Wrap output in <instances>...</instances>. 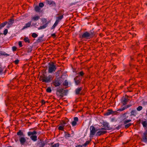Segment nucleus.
I'll return each mask as SVG.
<instances>
[{"label": "nucleus", "instance_id": "f257e3e1", "mask_svg": "<svg viewBox=\"0 0 147 147\" xmlns=\"http://www.w3.org/2000/svg\"><path fill=\"white\" fill-rule=\"evenodd\" d=\"M17 134L19 136V139L17 138L15 139V141L17 142L19 140L20 143L21 145H24L26 141V140L24 138V135L23 132L21 130H20L17 133Z\"/></svg>", "mask_w": 147, "mask_h": 147}, {"label": "nucleus", "instance_id": "f03ea898", "mask_svg": "<svg viewBox=\"0 0 147 147\" xmlns=\"http://www.w3.org/2000/svg\"><path fill=\"white\" fill-rule=\"evenodd\" d=\"M129 116V114L127 112H126L122 115L121 117L122 118L123 124H126L131 121V119H128Z\"/></svg>", "mask_w": 147, "mask_h": 147}, {"label": "nucleus", "instance_id": "7ed1b4c3", "mask_svg": "<svg viewBox=\"0 0 147 147\" xmlns=\"http://www.w3.org/2000/svg\"><path fill=\"white\" fill-rule=\"evenodd\" d=\"M52 79V77L51 75H49L48 76H47L45 75H43L42 76H41L39 78V80L40 81L45 83L50 82Z\"/></svg>", "mask_w": 147, "mask_h": 147}, {"label": "nucleus", "instance_id": "20e7f679", "mask_svg": "<svg viewBox=\"0 0 147 147\" xmlns=\"http://www.w3.org/2000/svg\"><path fill=\"white\" fill-rule=\"evenodd\" d=\"M49 73H52L55 71L57 69V67L55 63L53 62H51L49 64Z\"/></svg>", "mask_w": 147, "mask_h": 147}, {"label": "nucleus", "instance_id": "39448f33", "mask_svg": "<svg viewBox=\"0 0 147 147\" xmlns=\"http://www.w3.org/2000/svg\"><path fill=\"white\" fill-rule=\"evenodd\" d=\"M67 91V90H64L63 88L59 89L57 90L56 94L57 96L63 97L64 96L66 95Z\"/></svg>", "mask_w": 147, "mask_h": 147}, {"label": "nucleus", "instance_id": "423d86ee", "mask_svg": "<svg viewBox=\"0 0 147 147\" xmlns=\"http://www.w3.org/2000/svg\"><path fill=\"white\" fill-rule=\"evenodd\" d=\"M47 143L44 141L42 138H41L38 140L36 143V146L38 147H44Z\"/></svg>", "mask_w": 147, "mask_h": 147}, {"label": "nucleus", "instance_id": "0eeeda50", "mask_svg": "<svg viewBox=\"0 0 147 147\" xmlns=\"http://www.w3.org/2000/svg\"><path fill=\"white\" fill-rule=\"evenodd\" d=\"M61 79L58 78L56 77L53 82V84L55 87L59 86L61 84Z\"/></svg>", "mask_w": 147, "mask_h": 147}, {"label": "nucleus", "instance_id": "6e6552de", "mask_svg": "<svg viewBox=\"0 0 147 147\" xmlns=\"http://www.w3.org/2000/svg\"><path fill=\"white\" fill-rule=\"evenodd\" d=\"M107 129V128H104L102 127L99 129V130L98 131L96 134V136H100L101 135H103L106 133L107 131H105Z\"/></svg>", "mask_w": 147, "mask_h": 147}, {"label": "nucleus", "instance_id": "1a4fd4ad", "mask_svg": "<svg viewBox=\"0 0 147 147\" xmlns=\"http://www.w3.org/2000/svg\"><path fill=\"white\" fill-rule=\"evenodd\" d=\"M82 79V77H80V76H78L76 77L74 79L76 85H78L80 84Z\"/></svg>", "mask_w": 147, "mask_h": 147}, {"label": "nucleus", "instance_id": "9d476101", "mask_svg": "<svg viewBox=\"0 0 147 147\" xmlns=\"http://www.w3.org/2000/svg\"><path fill=\"white\" fill-rule=\"evenodd\" d=\"M129 97L127 95H125V97H123L121 99V102L123 105H125L129 100L128 98Z\"/></svg>", "mask_w": 147, "mask_h": 147}, {"label": "nucleus", "instance_id": "9b49d317", "mask_svg": "<svg viewBox=\"0 0 147 147\" xmlns=\"http://www.w3.org/2000/svg\"><path fill=\"white\" fill-rule=\"evenodd\" d=\"M63 11H59L58 13L57 14V15L60 16L57 17V19L55 22H57L58 23H59V22L63 18Z\"/></svg>", "mask_w": 147, "mask_h": 147}, {"label": "nucleus", "instance_id": "f8f14e48", "mask_svg": "<svg viewBox=\"0 0 147 147\" xmlns=\"http://www.w3.org/2000/svg\"><path fill=\"white\" fill-rule=\"evenodd\" d=\"M90 136L93 137V136L95 135L96 132L97 131V129H96L94 126L93 125L91 126L90 128Z\"/></svg>", "mask_w": 147, "mask_h": 147}, {"label": "nucleus", "instance_id": "ddd939ff", "mask_svg": "<svg viewBox=\"0 0 147 147\" xmlns=\"http://www.w3.org/2000/svg\"><path fill=\"white\" fill-rule=\"evenodd\" d=\"M90 36V34H89V32L86 31L81 36H80V37L82 39L86 38V39H90L91 38Z\"/></svg>", "mask_w": 147, "mask_h": 147}, {"label": "nucleus", "instance_id": "4468645a", "mask_svg": "<svg viewBox=\"0 0 147 147\" xmlns=\"http://www.w3.org/2000/svg\"><path fill=\"white\" fill-rule=\"evenodd\" d=\"M78 118L77 117H74V121H72L71 124L73 126H75L77 124V122L78 121Z\"/></svg>", "mask_w": 147, "mask_h": 147}, {"label": "nucleus", "instance_id": "2eb2a0df", "mask_svg": "<svg viewBox=\"0 0 147 147\" xmlns=\"http://www.w3.org/2000/svg\"><path fill=\"white\" fill-rule=\"evenodd\" d=\"M143 141L146 142H147V131L146 130L142 136Z\"/></svg>", "mask_w": 147, "mask_h": 147}, {"label": "nucleus", "instance_id": "dca6fc26", "mask_svg": "<svg viewBox=\"0 0 147 147\" xmlns=\"http://www.w3.org/2000/svg\"><path fill=\"white\" fill-rule=\"evenodd\" d=\"M137 58L138 61L140 62V63H142L143 60L142 59L143 57L142 55L140 54H139L138 55Z\"/></svg>", "mask_w": 147, "mask_h": 147}, {"label": "nucleus", "instance_id": "f3484780", "mask_svg": "<svg viewBox=\"0 0 147 147\" xmlns=\"http://www.w3.org/2000/svg\"><path fill=\"white\" fill-rule=\"evenodd\" d=\"M130 113L131 114L130 116H133L134 117H136V115L138 114V113L136 110H132L131 111Z\"/></svg>", "mask_w": 147, "mask_h": 147}, {"label": "nucleus", "instance_id": "a211bd4d", "mask_svg": "<svg viewBox=\"0 0 147 147\" xmlns=\"http://www.w3.org/2000/svg\"><path fill=\"white\" fill-rule=\"evenodd\" d=\"M82 87H80L76 88L75 90L76 94L77 95L79 94L80 93V92L82 90Z\"/></svg>", "mask_w": 147, "mask_h": 147}, {"label": "nucleus", "instance_id": "6ab92c4d", "mask_svg": "<svg viewBox=\"0 0 147 147\" xmlns=\"http://www.w3.org/2000/svg\"><path fill=\"white\" fill-rule=\"evenodd\" d=\"M37 132L36 131H34L33 132L29 131L28 132V136H34L37 134Z\"/></svg>", "mask_w": 147, "mask_h": 147}, {"label": "nucleus", "instance_id": "aec40b11", "mask_svg": "<svg viewBox=\"0 0 147 147\" xmlns=\"http://www.w3.org/2000/svg\"><path fill=\"white\" fill-rule=\"evenodd\" d=\"M47 3L49 5H55L56 3L55 2L52 1L50 0H46Z\"/></svg>", "mask_w": 147, "mask_h": 147}, {"label": "nucleus", "instance_id": "412c9836", "mask_svg": "<svg viewBox=\"0 0 147 147\" xmlns=\"http://www.w3.org/2000/svg\"><path fill=\"white\" fill-rule=\"evenodd\" d=\"M31 22H29L26 24L25 26H24L23 28H22V30H23L25 29L26 28H27L28 27H29L31 25Z\"/></svg>", "mask_w": 147, "mask_h": 147}, {"label": "nucleus", "instance_id": "4be33fe9", "mask_svg": "<svg viewBox=\"0 0 147 147\" xmlns=\"http://www.w3.org/2000/svg\"><path fill=\"white\" fill-rule=\"evenodd\" d=\"M30 138L31 140L34 142L36 141L37 140V136L36 135L31 136Z\"/></svg>", "mask_w": 147, "mask_h": 147}, {"label": "nucleus", "instance_id": "5701e85b", "mask_svg": "<svg viewBox=\"0 0 147 147\" xmlns=\"http://www.w3.org/2000/svg\"><path fill=\"white\" fill-rule=\"evenodd\" d=\"M49 23L48 22H47V23H46L44 25H43L42 26H40L38 28V30H40V29H44V28H45L48 26V24Z\"/></svg>", "mask_w": 147, "mask_h": 147}, {"label": "nucleus", "instance_id": "b1692460", "mask_svg": "<svg viewBox=\"0 0 147 147\" xmlns=\"http://www.w3.org/2000/svg\"><path fill=\"white\" fill-rule=\"evenodd\" d=\"M35 11L38 12H40V8L38 6H36L34 8Z\"/></svg>", "mask_w": 147, "mask_h": 147}, {"label": "nucleus", "instance_id": "393cba45", "mask_svg": "<svg viewBox=\"0 0 147 147\" xmlns=\"http://www.w3.org/2000/svg\"><path fill=\"white\" fill-rule=\"evenodd\" d=\"M110 114H112V109H108L107 110V111L105 114V115H109Z\"/></svg>", "mask_w": 147, "mask_h": 147}, {"label": "nucleus", "instance_id": "a878e982", "mask_svg": "<svg viewBox=\"0 0 147 147\" xmlns=\"http://www.w3.org/2000/svg\"><path fill=\"white\" fill-rule=\"evenodd\" d=\"M89 34H90V38L94 36L95 35V32L93 30H91L89 33Z\"/></svg>", "mask_w": 147, "mask_h": 147}, {"label": "nucleus", "instance_id": "bb28decb", "mask_svg": "<svg viewBox=\"0 0 147 147\" xmlns=\"http://www.w3.org/2000/svg\"><path fill=\"white\" fill-rule=\"evenodd\" d=\"M8 23V22L5 21L2 23L0 24V30L2 28L4 27L6 24Z\"/></svg>", "mask_w": 147, "mask_h": 147}, {"label": "nucleus", "instance_id": "cd10ccee", "mask_svg": "<svg viewBox=\"0 0 147 147\" xmlns=\"http://www.w3.org/2000/svg\"><path fill=\"white\" fill-rule=\"evenodd\" d=\"M145 121H143L142 122V124L144 127H146L147 125V121L146 119H145Z\"/></svg>", "mask_w": 147, "mask_h": 147}, {"label": "nucleus", "instance_id": "c85d7f7f", "mask_svg": "<svg viewBox=\"0 0 147 147\" xmlns=\"http://www.w3.org/2000/svg\"><path fill=\"white\" fill-rule=\"evenodd\" d=\"M133 123H128L126 124H123V125H125L124 127L125 129H127L129 127H130L131 125Z\"/></svg>", "mask_w": 147, "mask_h": 147}, {"label": "nucleus", "instance_id": "c756f323", "mask_svg": "<svg viewBox=\"0 0 147 147\" xmlns=\"http://www.w3.org/2000/svg\"><path fill=\"white\" fill-rule=\"evenodd\" d=\"M40 18V17L39 16H36L32 17V20L34 21L38 20Z\"/></svg>", "mask_w": 147, "mask_h": 147}, {"label": "nucleus", "instance_id": "7c9ffc66", "mask_svg": "<svg viewBox=\"0 0 147 147\" xmlns=\"http://www.w3.org/2000/svg\"><path fill=\"white\" fill-rule=\"evenodd\" d=\"M14 20L13 19H11L9 20L8 22L9 25H12L14 22Z\"/></svg>", "mask_w": 147, "mask_h": 147}, {"label": "nucleus", "instance_id": "2f4dec72", "mask_svg": "<svg viewBox=\"0 0 147 147\" xmlns=\"http://www.w3.org/2000/svg\"><path fill=\"white\" fill-rule=\"evenodd\" d=\"M84 73L82 71H81L78 74V76H80L81 77H82V76L84 75Z\"/></svg>", "mask_w": 147, "mask_h": 147}, {"label": "nucleus", "instance_id": "473e14b6", "mask_svg": "<svg viewBox=\"0 0 147 147\" xmlns=\"http://www.w3.org/2000/svg\"><path fill=\"white\" fill-rule=\"evenodd\" d=\"M90 141L91 140L87 141L85 143L83 144V146H86L88 145L90 143Z\"/></svg>", "mask_w": 147, "mask_h": 147}, {"label": "nucleus", "instance_id": "72a5a7b5", "mask_svg": "<svg viewBox=\"0 0 147 147\" xmlns=\"http://www.w3.org/2000/svg\"><path fill=\"white\" fill-rule=\"evenodd\" d=\"M58 23L57 22H55L51 28V29H53L55 28V27L57 25Z\"/></svg>", "mask_w": 147, "mask_h": 147}, {"label": "nucleus", "instance_id": "f704fd0d", "mask_svg": "<svg viewBox=\"0 0 147 147\" xmlns=\"http://www.w3.org/2000/svg\"><path fill=\"white\" fill-rule=\"evenodd\" d=\"M58 129L59 130L62 131H64V127L63 126L61 125L59 126L58 127Z\"/></svg>", "mask_w": 147, "mask_h": 147}, {"label": "nucleus", "instance_id": "c9c22d12", "mask_svg": "<svg viewBox=\"0 0 147 147\" xmlns=\"http://www.w3.org/2000/svg\"><path fill=\"white\" fill-rule=\"evenodd\" d=\"M119 113V111H118V110L117 111H113L112 110V114L114 115H118Z\"/></svg>", "mask_w": 147, "mask_h": 147}, {"label": "nucleus", "instance_id": "e433bc0d", "mask_svg": "<svg viewBox=\"0 0 147 147\" xmlns=\"http://www.w3.org/2000/svg\"><path fill=\"white\" fill-rule=\"evenodd\" d=\"M32 48L31 47H30L28 48L27 50V52L28 53H31L32 52Z\"/></svg>", "mask_w": 147, "mask_h": 147}, {"label": "nucleus", "instance_id": "4c0bfd02", "mask_svg": "<svg viewBox=\"0 0 147 147\" xmlns=\"http://www.w3.org/2000/svg\"><path fill=\"white\" fill-rule=\"evenodd\" d=\"M24 42H28L30 43V41L29 38L28 37H25L24 39Z\"/></svg>", "mask_w": 147, "mask_h": 147}, {"label": "nucleus", "instance_id": "58836bf2", "mask_svg": "<svg viewBox=\"0 0 147 147\" xmlns=\"http://www.w3.org/2000/svg\"><path fill=\"white\" fill-rule=\"evenodd\" d=\"M59 143H57L51 145V147H59Z\"/></svg>", "mask_w": 147, "mask_h": 147}, {"label": "nucleus", "instance_id": "ea45409f", "mask_svg": "<svg viewBox=\"0 0 147 147\" xmlns=\"http://www.w3.org/2000/svg\"><path fill=\"white\" fill-rule=\"evenodd\" d=\"M63 85L65 86H68V82L67 80H65L63 83Z\"/></svg>", "mask_w": 147, "mask_h": 147}, {"label": "nucleus", "instance_id": "a19ab883", "mask_svg": "<svg viewBox=\"0 0 147 147\" xmlns=\"http://www.w3.org/2000/svg\"><path fill=\"white\" fill-rule=\"evenodd\" d=\"M103 126L105 128H108V123H105L103 124Z\"/></svg>", "mask_w": 147, "mask_h": 147}, {"label": "nucleus", "instance_id": "79ce46f5", "mask_svg": "<svg viewBox=\"0 0 147 147\" xmlns=\"http://www.w3.org/2000/svg\"><path fill=\"white\" fill-rule=\"evenodd\" d=\"M46 91L47 92L51 93L52 91L51 87H49L47 88L46 89Z\"/></svg>", "mask_w": 147, "mask_h": 147}, {"label": "nucleus", "instance_id": "37998d69", "mask_svg": "<svg viewBox=\"0 0 147 147\" xmlns=\"http://www.w3.org/2000/svg\"><path fill=\"white\" fill-rule=\"evenodd\" d=\"M143 109V107L142 106H139L137 108V110L138 111H140L141 110Z\"/></svg>", "mask_w": 147, "mask_h": 147}, {"label": "nucleus", "instance_id": "c03bdc74", "mask_svg": "<svg viewBox=\"0 0 147 147\" xmlns=\"http://www.w3.org/2000/svg\"><path fill=\"white\" fill-rule=\"evenodd\" d=\"M66 124V122L65 121H63L62 122L60 123V125L63 126L64 127L65 125Z\"/></svg>", "mask_w": 147, "mask_h": 147}, {"label": "nucleus", "instance_id": "a18cd8bd", "mask_svg": "<svg viewBox=\"0 0 147 147\" xmlns=\"http://www.w3.org/2000/svg\"><path fill=\"white\" fill-rule=\"evenodd\" d=\"M32 36L33 38H35L38 36V35L36 33H34L32 34Z\"/></svg>", "mask_w": 147, "mask_h": 147}, {"label": "nucleus", "instance_id": "49530a36", "mask_svg": "<svg viewBox=\"0 0 147 147\" xmlns=\"http://www.w3.org/2000/svg\"><path fill=\"white\" fill-rule=\"evenodd\" d=\"M131 105H127L125 106H124V107H123L124 109V110H125V109H127L128 108H129V107H130L131 106Z\"/></svg>", "mask_w": 147, "mask_h": 147}, {"label": "nucleus", "instance_id": "de8ad7c7", "mask_svg": "<svg viewBox=\"0 0 147 147\" xmlns=\"http://www.w3.org/2000/svg\"><path fill=\"white\" fill-rule=\"evenodd\" d=\"M44 6V3H43L40 2V3L39 4V7H42Z\"/></svg>", "mask_w": 147, "mask_h": 147}, {"label": "nucleus", "instance_id": "09e8293b", "mask_svg": "<svg viewBox=\"0 0 147 147\" xmlns=\"http://www.w3.org/2000/svg\"><path fill=\"white\" fill-rule=\"evenodd\" d=\"M8 32V30L7 29H5L3 32V34L4 35H6L7 34Z\"/></svg>", "mask_w": 147, "mask_h": 147}, {"label": "nucleus", "instance_id": "8fccbe9b", "mask_svg": "<svg viewBox=\"0 0 147 147\" xmlns=\"http://www.w3.org/2000/svg\"><path fill=\"white\" fill-rule=\"evenodd\" d=\"M17 47L15 46H13L12 47V49L13 51H15L16 50Z\"/></svg>", "mask_w": 147, "mask_h": 147}, {"label": "nucleus", "instance_id": "3c124183", "mask_svg": "<svg viewBox=\"0 0 147 147\" xmlns=\"http://www.w3.org/2000/svg\"><path fill=\"white\" fill-rule=\"evenodd\" d=\"M19 62V60L18 59H16L14 61V62L16 64H18Z\"/></svg>", "mask_w": 147, "mask_h": 147}, {"label": "nucleus", "instance_id": "603ef678", "mask_svg": "<svg viewBox=\"0 0 147 147\" xmlns=\"http://www.w3.org/2000/svg\"><path fill=\"white\" fill-rule=\"evenodd\" d=\"M42 37H40L38 38V39L37 40V41L38 42H40L42 40Z\"/></svg>", "mask_w": 147, "mask_h": 147}, {"label": "nucleus", "instance_id": "864d4df0", "mask_svg": "<svg viewBox=\"0 0 147 147\" xmlns=\"http://www.w3.org/2000/svg\"><path fill=\"white\" fill-rule=\"evenodd\" d=\"M124 109L123 108H121L119 109L118 110V111H119V112L121 111H124Z\"/></svg>", "mask_w": 147, "mask_h": 147}, {"label": "nucleus", "instance_id": "5fc2aeb1", "mask_svg": "<svg viewBox=\"0 0 147 147\" xmlns=\"http://www.w3.org/2000/svg\"><path fill=\"white\" fill-rule=\"evenodd\" d=\"M18 45L20 47H22V45L21 41H20L19 42Z\"/></svg>", "mask_w": 147, "mask_h": 147}, {"label": "nucleus", "instance_id": "6e6d98bb", "mask_svg": "<svg viewBox=\"0 0 147 147\" xmlns=\"http://www.w3.org/2000/svg\"><path fill=\"white\" fill-rule=\"evenodd\" d=\"M65 137H70V135L68 133H67V134L65 135Z\"/></svg>", "mask_w": 147, "mask_h": 147}, {"label": "nucleus", "instance_id": "4d7b16f0", "mask_svg": "<svg viewBox=\"0 0 147 147\" xmlns=\"http://www.w3.org/2000/svg\"><path fill=\"white\" fill-rule=\"evenodd\" d=\"M51 36L52 37H53V38H55L56 37V35L55 33H53V34H52L51 35Z\"/></svg>", "mask_w": 147, "mask_h": 147}, {"label": "nucleus", "instance_id": "13d9d810", "mask_svg": "<svg viewBox=\"0 0 147 147\" xmlns=\"http://www.w3.org/2000/svg\"><path fill=\"white\" fill-rule=\"evenodd\" d=\"M41 102L42 105H44L45 104L46 102L44 100H41Z\"/></svg>", "mask_w": 147, "mask_h": 147}, {"label": "nucleus", "instance_id": "bf43d9fd", "mask_svg": "<svg viewBox=\"0 0 147 147\" xmlns=\"http://www.w3.org/2000/svg\"><path fill=\"white\" fill-rule=\"evenodd\" d=\"M139 43L138 42H136V44L135 45H132V48L134 46H138V45H139Z\"/></svg>", "mask_w": 147, "mask_h": 147}, {"label": "nucleus", "instance_id": "052dcab7", "mask_svg": "<svg viewBox=\"0 0 147 147\" xmlns=\"http://www.w3.org/2000/svg\"><path fill=\"white\" fill-rule=\"evenodd\" d=\"M141 122V120L140 119H139V120L137 121V123L138 124H140Z\"/></svg>", "mask_w": 147, "mask_h": 147}, {"label": "nucleus", "instance_id": "680f3d73", "mask_svg": "<svg viewBox=\"0 0 147 147\" xmlns=\"http://www.w3.org/2000/svg\"><path fill=\"white\" fill-rule=\"evenodd\" d=\"M65 121L66 122V123H68L69 121V120L67 118H66L65 119V121Z\"/></svg>", "mask_w": 147, "mask_h": 147}, {"label": "nucleus", "instance_id": "e2e57ef3", "mask_svg": "<svg viewBox=\"0 0 147 147\" xmlns=\"http://www.w3.org/2000/svg\"><path fill=\"white\" fill-rule=\"evenodd\" d=\"M76 147H82V146L80 145H76Z\"/></svg>", "mask_w": 147, "mask_h": 147}, {"label": "nucleus", "instance_id": "0e129e2a", "mask_svg": "<svg viewBox=\"0 0 147 147\" xmlns=\"http://www.w3.org/2000/svg\"><path fill=\"white\" fill-rule=\"evenodd\" d=\"M121 125H119L117 127V129H119L121 127Z\"/></svg>", "mask_w": 147, "mask_h": 147}, {"label": "nucleus", "instance_id": "69168bd1", "mask_svg": "<svg viewBox=\"0 0 147 147\" xmlns=\"http://www.w3.org/2000/svg\"><path fill=\"white\" fill-rule=\"evenodd\" d=\"M3 70L0 69V74H2V73Z\"/></svg>", "mask_w": 147, "mask_h": 147}, {"label": "nucleus", "instance_id": "338daca9", "mask_svg": "<svg viewBox=\"0 0 147 147\" xmlns=\"http://www.w3.org/2000/svg\"><path fill=\"white\" fill-rule=\"evenodd\" d=\"M2 52L1 51H0V55H4L3 53H2Z\"/></svg>", "mask_w": 147, "mask_h": 147}, {"label": "nucleus", "instance_id": "774afa93", "mask_svg": "<svg viewBox=\"0 0 147 147\" xmlns=\"http://www.w3.org/2000/svg\"><path fill=\"white\" fill-rule=\"evenodd\" d=\"M67 127L69 128H71V126L69 125H67Z\"/></svg>", "mask_w": 147, "mask_h": 147}]
</instances>
